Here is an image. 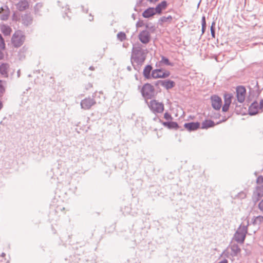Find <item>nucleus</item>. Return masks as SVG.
<instances>
[{
  "instance_id": "412c9836",
  "label": "nucleus",
  "mask_w": 263,
  "mask_h": 263,
  "mask_svg": "<svg viewBox=\"0 0 263 263\" xmlns=\"http://www.w3.org/2000/svg\"><path fill=\"white\" fill-rule=\"evenodd\" d=\"M156 12H155V10L154 8L150 7L145 10L142 13V16L145 18H149L154 15H155Z\"/></svg>"
},
{
  "instance_id": "0eeeda50",
  "label": "nucleus",
  "mask_w": 263,
  "mask_h": 263,
  "mask_svg": "<svg viewBox=\"0 0 263 263\" xmlns=\"http://www.w3.org/2000/svg\"><path fill=\"white\" fill-rule=\"evenodd\" d=\"M96 104V102L93 98L90 97L86 98L81 101L80 105L82 109L88 110L91 108L92 106Z\"/></svg>"
},
{
  "instance_id": "6e6552de",
  "label": "nucleus",
  "mask_w": 263,
  "mask_h": 263,
  "mask_svg": "<svg viewBox=\"0 0 263 263\" xmlns=\"http://www.w3.org/2000/svg\"><path fill=\"white\" fill-rule=\"evenodd\" d=\"M170 72L169 71H163L162 69H156L152 71V77L154 79L166 78L170 76Z\"/></svg>"
},
{
  "instance_id": "a18cd8bd",
  "label": "nucleus",
  "mask_w": 263,
  "mask_h": 263,
  "mask_svg": "<svg viewBox=\"0 0 263 263\" xmlns=\"http://www.w3.org/2000/svg\"><path fill=\"white\" fill-rule=\"evenodd\" d=\"M142 26L141 24H140L139 22L137 23V27H141Z\"/></svg>"
},
{
  "instance_id": "3c124183",
  "label": "nucleus",
  "mask_w": 263,
  "mask_h": 263,
  "mask_svg": "<svg viewBox=\"0 0 263 263\" xmlns=\"http://www.w3.org/2000/svg\"><path fill=\"white\" fill-rule=\"evenodd\" d=\"M151 2H157L158 1V0H149Z\"/></svg>"
},
{
  "instance_id": "9b49d317",
  "label": "nucleus",
  "mask_w": 263,
  "mask_h": 263,
  "mask_svg": "<svg viewBox=\"0 0 263 263\" xmlns=\"http://www.w3.org/2000/svg\"><path fill=\"white\" fill-rule=\"evenodd\" d=\"M212 106L216 110H219L221 107L222 101L220 97L217 96H213L211 97Z\"/></svg>"
},
{
  "instance_id": "ea45409f",
  "label": "nucleus",
  "mask_w": 263,
  "mask_h": 263,
  "mask_svg": "<svg viewBox=\"0 0 263 263\" xmlns=\"http://www.w3.org/2000/svg\"><path fill=\"white\" fill-rule=\"evenodd\" d=\"M259 108L260 110H261L262 111H263V99H261L259 102Z\"/></svg>"
},
{
  "instance_id": "6ab92c4d",
  "label": "nucleus",
  "mask_w": 263,
  "mask_h": 263,
  "mask_svg": "<svg viewBox=\"0 0 263 263\" xmlns=\"http://www.w3.org/2000/svg\"><path fill=\"white\" fill-rule=\"evenodd\" d=\"M152 66L150 65H146L144 68L143 74L146 79H149L152 78L151 72L152 71Z\"/></svg>"
},
{
  "instance_id": "de8ad7c7",
  "label": "nucleus",
  "mask_w": 263,
  "mask_h": 263,
  "mask_svg": "<svg viewBox=\"0 0 263 263\" xmlns=\"http://www.w3.org/2000/svg\"><path fill=\"white\" fill-rule=\"evenodd\" d=\"M89 69L91 70H93L95 69L94 67L93 66H90L89 67Z\"/></svg>"
},
{
  "instance_id": "7c9ffc66",
  "label": "nucleus",
  "mask_w": 263,
  "mask_h": 263,
  "mask_svg": "<svg viewBox=\"0 0 263 263\" xmlns=\"http://www.w3.org/2000/svg\"><path fill=\"white\" fill-rule=\"evenodd\" d=\"M172 18H173L171 15H169L167 17L162 16L160 18L159 21L161 22L162 23H165L167 22H171V21L172 20Z\"/></svg>"
},
{
  "instance_id": "cd10ccee",
  "label": "nucleus",
  "mask_w": 263,
  "mask_h": 263,
  "mask_svg": "<svg viewBox=\"0 0 263 263\" xmlns=\"http://www.w3.org/2000/svg\"><path fill=\"white\" fill-rule=\"evenodd\" d=\"M117 37L118 40L121 42H122L126 39V35L124 32H119L117 35Z\"/></svg>"
},
{
  "instance_id": "09e8293b",
  "label": "nucleus",
  "mask_w": 263,
  "mask_h": 263,
  "mask_svg": "<svg viewBox=\"0 0 263 263\" xmlns=\"http://www.w3.org/2000/svg\"><path fill=\"white\" fill-rule=\"evenodd\" d=\"M3 57V54L0 51V59H1Z\"/></svg>"
},
{
  "instance_id": "bb28decb",
  "label": "nucleus",
  "mask_w": 263,
  "mask_h": 263,
  "mask_svg": "<svg viewBox=\"0 0 263 263\" xmlns=\"http://www.w3.org/2000/svg\"><path fill=\"white\" fill-rule=\"evenodd\" d=\"M263 222V216H258L256 217H254L252 219V223L254 225H259Z\"/></svg>"
},
{
  "instance_id": "a211bd4d",
  "label": "nucleus",
  "mask_w": 263,
  "mask_h": 263,
  "mask_svg": "<svg viewBox=\"0 0 263 263\" xmlns=\"http://www.w3.org/2000/svg\"><path fill=\"white\" fill-rule=\"evenodd\" d=\"M29 7L28 2L26 0H21L16 5L17 9L21 11H24Z\"/></svg>"
},
{
  "instance_id": "f3484780",
  "label": "nucleus",
  "mask_w": 263,
  "mask_h": 263,
  "mask_svg": "<svg viewBox=\"0 0 263 263\" xmlns=\"http://www.w3.org/2000/svg\"><path fill=\"white\" fill-rule=\"evenodd\" d=\"M9 65L7 63H3L0 65V73L5 78L8 76Z\"/></svg>"
},
{
  "instance_id": "37998d69",
  "label": "nucleus",
  "mask_w": 263,
  "mask_h": 263,
  "mask_svg": "<svg viewBox=\"0 0 263 263\" xmlns=\"http://www.w3.org/2000/svg\"><path fill=\"white\" fill-rule=\"evenodd\" d=\"M3 103L1 101H0V110L3 108Z\"/></svg>"
},
{
  "instance_id": "49530a36",
  "label": "nucleus",
  "mask_w": 263,
  "mask_h": 263,
  "mask_svg": "<svg viewBox=\"0 0 263 263\" xmlns=\"http://www.w3.org/2000/svg\"><path fill=\"white\" fill-rule=\"evenodd\" d=\"M127 69L128 70V71H130L132 70V68L130 66H128L127 67Z\"/></svg>"
},
{
  "instance_id": "c756f323",
  "label": "nucleus",
  "mask_w": 263,
  "mask_h": 263,
  "mask_svg": "<svg viewBox=\"0 0 263 263\" xmlns=\"http://www.w3.org/2000/svg\"><path fill=\"white\" fill-rule=\"evenodd\" d=\"M247 193L244 191H241L238 193L235 196V198H238L240 199H243L246 198Z\"/></svg>"
},
{
  "instance_id": "79ce46f5",
  "label": "nucleus",
  "mask_w": 263,
  "mask_h": 263,
  "mask_svg": "<svg viewBox=\"0 0 263 263\" xmlns=\"http://www.w3.org/2000/svg\"><path fill=\"white\" fill-rule=\"evenodd\" d=\"M42 5L40 4H37L35 6V9H36V7H41Z\"/></svg>"
},
{
  "instance_id": "c03bdc74",
  "label": "nucleus",
  "mask_w": 263,
  "mask_h": 263,
  "mask_svg": "<svg viewBox=\"0 0 263 263\" xmlns=\"http://www.w3.org/2000/svg\"><path fill=\"white\" fill-rule=\"evenodd\" d=\"M128 45V44H125V43H123V47H125V48H126L127 47V45Z\"/></svg>"
},
{
  "instance_id": "423d86ee",
  "label": "nucleus",
  "mask_w": 263,
  "mask_h": 263,
  "mask_svg": "<svg viewBox=\"0 0 263 263\" xmlns=\"http://www.w3.org/2000/svg\"><path fill=\"white\" fill-rule=\"evenodd\" d=\"M263 197V185L256 186L253 191L252 199L256 203Z\"/></svg>"
},
{
  "instance_id": "c9c22d12",
  "label": "nucleus",
  "mask_w": 263,
  "mask_h": 263,
  "mask_svg": "<svg viewBox=\"0 0 263 263\" xmlns=\"http://www.w3.org/2000/svg\"><path fill=\"white\" fill-rule=\"evenodd\" d=\"M164 118L166 120H172L173 118L168 112H165L164 115Z\"/></svg>"
},
{
  "instance_id": "a19ab883",
  "label": "nucleus",
  "mask_w": 263,
  "mask_h": 263,
  "mask_svg": "<svg viewBox=\"0 0 263 263\" xmlns=\"http://www.w3.org/2000/svg\"><path fill=\"white\" fill-rule=\"evenodd\" d=\"M228 260L226 259H224L223 260L219 261L218 263H228Z\"/></svg>"
},
{
  "instance_id": "f704fd0d",
  "label": "nucleus",
  "mask_w": 263,
  "mask_h": 263,
  "mask_svg": "<svg viewBox=\"0 0 263 263\" xmlns=\"http://www.w3.org/2000/svg\"><path fill=\"white\" fill-rule=\"evenodd\" d=\"M257 184H260L263 183V176L261 175L259 176L256 179Z\"/></svg>"
},
{
  "instance_id": "1a4fd4ad",
  "label": "nucleus",
  "mask_w": 263,
  "mask_h": 263,
  "mask_svg": "<svg viewBox=\"0 0 263 263\" xmlns=\"http://www.w3.org/2000/svg\"><path fill=\"white\" fill-rule=\"evenodd\" d=\"M246 90L245 87L238 86L236 88V97L237 100L240 103L244 102L246 98Z\"/></svg>"
},
{
  "instance_id": "b1692460",
  "label": "nucleus",
  "mask_w": 263,
  "mask_h": 263,
  "mask_svg": "<svg viewBox=\"0 0 263 263\" xmlns=\"http://www.w3.org/2000/svg\"><path fill=\"white\" fill-rule=\"evenodd\" d=\"M215 125L214 121L211 120H206L202 123L201 128L207 129L208 128L213 127Z\"/></svg>"
},
{
  "instance_id": "9d476101",
  "label": "nucleus",
  "mask_w": 263,
  "mask_h": 263,
  "mask_svg": "<svg viewBox=\"0 0 263 263\" xmlns=\"http://www.w3.org/2000/svg\"><path fill=\"white\" fill-rule=\"evenodd\" d=\"M138 39L141 43L144 44L148 43L151 40V34L146 30L140 32L138 35Z\"/></svg>"
},
{
  "instance_id": "72a5a7b5",
  "label": "nucleus",
  "mask_w": 263,
  "mask_h": 263,
  "mask_svg": "<svg viewBox=\"0 0 263 263\" xmlns=\"http://www.w3.org/2000/svg\"><path fill=\"white\" fill-rule=\"evenodd\" d=\"M20 19V15L17 12H14L12 15V20L17 21Z\"/></svg>"
},
{
  "instance_id": "39448f33",
  "label": "nucleus",
  "mask_w": 263,
  "mask_h": 263,
  "mask_svg": "<svg viewBox=\"0 0 263 263\" xmlns=\"http://www.w3.org/2000/svg\"><path fill=\"white\" fill-rule=\"evenodd\" d=\"M149 107L154 113H161L164 110V105L155 100H151L149 103Z\"/></svg>"
},
{
  "instance_id": "aec40b11",
  "label": "nucleus",
  "mask_w": 263,
  "mask_h": 263,
  "mask_svg": "<svg viewBox=\"0 0 263 263\" xmlns=\"http://www.w3.org/2000/svg\"><path fill=\"white\" fill-rule=\"evenodd\" d=\"M167 4L165 1L159 3L155 8H154L156 13L160 14L163 10L166 9Z\"/></svg>"
},
{
  "instance_id": "2eb2a0df",
  "label": "nucleus",
  "mask_w": 263,
  "mask_h": 263,
  "mask_svg": "<svg viewBox=\"0 0 263 263\" xmlns=\"http://www.w3.org/2000/svg\"><path fill=\"white\" fill-rule=\"evenodd\" d=\"M184 126L189 131H193L199 128L200 123L197 122H190L185 123Z\"/></svg>"
},
{
  "instance_id": "7ed1b4c3",
  "label": "nucleus",
  "mask_w": 263,
  "mask_h": 263,
  "mask_svg": "<svg viewBox=\"0 0 263 263\" xmlns=\"http://www.w3.org/2000/svg\"><path fill=\"white\" fill-rule=\"evenodd\" d=\"M25 40V36L20 30L16 31L13 34L11 41L15 47H19L22 45Z\"/></svg>"
},
{
  "instance_id": "c85d7f7f",
  "label": "nucleus",
  "mask_w": 263,
  "mask_h": 263,
  "mask_svg": "<svg viewBox=\"0 0 263 263\" xmlns=\"http://www.w3.org/2000/svg\"><path fill=\"white\" fill-rule=\"evenodd\" d=\"M201 31H202V35L204 34L206 29V21L205 16H203L201 19Z\"/></svg>"
},
{
  "instance_id": "5701e85b",
  "label": "nucleus",
  "mask_w": 263,
  "mask_h": 263,
  "mask_svg": "<svg viewBox=\"0 0 263 263\" xmlns=\"http://www.w3.org/2000/svg\"><path fill=\"white\" fill-rule=\"evenodd\" d=\"M164 127L169 129H177L179 127L178 124L175 122H161Z\"/></svg>"
},
{
  "instance_id": "f8f14e48",
  "label": "nucleus",
  "mask_w": 263,
  "mask_h": 263,
  "mask_svg": "<svg viewBox=\"0 0 263 263\" xmlns=\"http://www.w3.org/2000/svg\"><path fill=\"white\" fill-rule=\"evenodd\" d=\"M259 104L257 101L253 102L249 107V114L253 116L256 115L259 111Z\"/></svg>"
},
{
  "instance_id": "a878e982",
  "label": "nucleus",
  "mask_w": 263,
  "mask_h": 263,
  "mask_svg": "<svg viewBox=\"0 0 263 263\" xmlns=\"http://www.w3.org/2000/svg\"><path fill=\"white\" fill-rule=\"evenodd\" d=\"M1 30L5 35H10L12 31L11 28L9 26L5 25L1 26Z\"/></svg>"
},
{
  "instance_id": "e433bc0d",
  "label": "nucleus",
  "mask_w": 263,
  "mask_h": 263,
  "mask_svg": "<svg viewBox=\"0 0 263 263\" xmlns=\"http://www.w3.org/2000/svg\"><path fill=\"white\" fill-rule=\"evenodd\" d=\"M0 48H5V43L4 41L0 34Z\"/></svg>"
},
{
  "instance_id": "20e7f679",
  "label": "nucleus",
  "mask_w": 263,
  "mask_h": 263,
  "mask_svg": "<svg viewBox=\"0 0 263 263\" xmlns=\"http://www.w3.org/2000/svg\"><path fill=\"white\" fill-rule=\"evenodd\" d=\"M141 93L145 99H150L154 94V87L150 84H145L142 87Z\"/></svg>"
},
{
  "instance_id": "2f4dec72",
  "label": "nucleus",
  "mask_w": 263,
  "mask_h": 263,
  "mask_svg": "<svg viewBox=\"0 0 263 263\" xmlns=\"http://www.w3.org/2000/svg\"><path fill=\"white\" fill-rule=\"evenodd\" d=\"M5 82L0 80V96H2L5 92V87L4 86Z\"/></svg>"
},
{
  "instance_id": "4468645a",
  "label": "nucleus",
  "mask_w": 263,
  "mask_h": 263,
  "mask_svg": "<svg viewBox=\"0 0 263 263\" xmlns=\"http://www.w3.org/2000/svg\"><path fill=\"white\" fill-rule=\"evenodd\" d=\"M232 96L229 94H226L224 96V103L222 107V110L226 112L229 110L230 105L231 103Z\"/></svg>"
},
{
  "instance_id": "393cba45",
  "label": "nucleus",
  "mask_w": 263,
  "mask_h": 263,
  "mask_svg": "<svg viewBox=\"0 0 263 263\" xmlns=\"http://www.w3.org/2000/svg\"><path fill=\"white\" fill-rule=\"evenodd\" d=\"M231 251L233 253V255L234 256H237V255L240 253L241 249L237 244H233L231 247Z\"/></svg>"
},
{
  "instance_id": "8fccbe9b",
  "label": "nucleus",
  "mask_w": 263,
  "mask_h": 263,
  "mask_svg": "<svg viewBox=\"0 0 263 263\" xmlns=\"http://www.w3.org/2000/svg\"><path fill=\"white\" fill-rule=\"evenodd\" d=\"M1 256H3V257L5 256V253H2Z\"/></svg>"
},
{
  "instance_id": "473e14b6",
  "label": "nucleus",
  "mask_w": 263,
  "mask_h": 263,
  "mask_svg": "<svg viewBox=\"0 0 263 263\" xmlns=\"http://www.w3.org/2000/svg\"><path fill=\"white\" fill-rule=\"evenodd\" d=\"M215 23L214 22H213L212 23V25H211V26L210 28L211 35L213 38L215 37Z\"/></svg>"
},
{
  "instance_id": "dca6fc26",
  "label": "nucleus",
  "mask_w": 263,
  "mask_h": 263,
  "mask_svg": "<svg viewBox=\"0 0 263 263\" xmlns=\"http://www.w3.org/2000/svg\"><path fill=\"white\" fill-rule=\"evenodd\" d=\"M22 23L26 26L31 25L33 21V17L30 14H25L22 17Z\"/></svg>"
},
{
  "instance_id": "4c0bfd02",
  "label": "nucleus",
  "mask_w": 263,
  "mask_h": 263,
  "mask_svg": "<svg viewBox=\"0 0 263 263\" xmlns=\"http://www.w3.org/2000/svg\"><path fill=\"white\" fill-rule=\"evenodd\" d=\"M0 18L2 20L6 21L8 18V15L7 14H4L0 16Z\"/></svg>"
},
{
  "instance_id": "f257e3e1",
  "label": "nucleus",
  "mask_w": 263,
  "mask_h": 263,
  "mask_svg": "<svg viewBox=\"0 0 263 263\" xmlns=\"http://www.w3.org/2000/svg\"><path fill=\"white\" fill-rule=\"evenodd\" d=\"M146 58V52L142 49L141 45L137 44L133 45L131 55V62L138 65H141Z\"/></svg>"
},
{
  "instance_id": "f03ea898",
  "label": "nucleus",
  "mask_w": 263,
  "mask_h": 263,
  "mask_svg": "<svg viewBox=\"0 0 263 263\" xmlns=\"http://www.w3.org/2000/svg\"><path fill=\"white\" fill-rule=\"evenodd\" d=\"M248 224L247 226L240 225L239 226L233 236L235 241L240 244L243 243L248 232Z\"/></svg>"
},
{
  "instance_id": "4be33fe9",
  "label": "nucleus",
  "mask_w": 263,
  "mask_h": 263,
  "mask_svg": "<svg viewBox=\"0 0 263 263\" xmlns=\"http://www.w3.org/2000/svg\"><path fill=\"white\" fill-rule=\"evenodd\" d=\"M163 65H168V66H172L173 64L171 63L169 60L164 56L161 57V60L158 63H157L156 66L157 67H160Z\"/></svg>"
},
{
  "instance_id": "ddd939ff",
  "label": "nucleus",
  "mask_w": 263,
  "mask_h": 263,
  "mask_svg": "<svg viewBox=\"0 0 263 263\" xmlns=\"http://www.w3.org/2000/svg\"><path fill=\"white\" fill-rule=\"evenodd\" d=\"M158 82L162 86L164 87L167 90L172 88L175 85V83L173 81L170 80H159Z\"/></svg>"
},
{
  "instance_id": "58836bf2",
  "label": "nucleus",
  "mask_w": 263,
  "mask_h": 263,
  "mask_svg": "<svg viewBox=\"0 0 263 263\" xmlns=\"http://www.w3.org/2000/svg\"><path fill=\"white\" fill-rule=\"evenodd\" d=\"M258 209L263 212V199L259 203Z\"/></svg>"
}]
</instances>
